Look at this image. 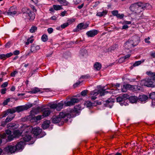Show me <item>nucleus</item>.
I'll return each mask as SVG.
<instances>
[{"label":"nucleus","mask_w":155,"mask_h":155,"mask_svg":"<svg viewBox=\"0 0 155 155\" xmlns=\"http://www.w3.org/2000/svg\"><path fill=\"white\" fill-rule=\"evenodd\" d=\"M72 116L70 113L68 111H63L60 113L59 116L55 117L53 118L52 122L54 123H58L63 119L67 122L68 119H70Z\"/></svg>","instance_id":"nucleus-1"},{"label":"nucleus","mask_w":155,"mask_h":155,"mask_svg":"<svg viewBox=\"0 0 155 155\" xmlns=\"http://www.w3.org/2000/svg\"><path fill=\"white\" fill-rule=\"evenodd\" d=\"M140 5V2L132 4L130 6V10L133 12L138 14L142 12Z\"/></svg>","instance_id":"nucleus-2"},{"label":"nucleus","mask_w":155,"mask_h":155,"mask_svg":"<svg viewBox=\"0 0 155 155\" xmlns=\"http://www.w3.org/2000/svg\"><path fill=\"white\" fill-rule=\"evenodd\" d=\"M141 83L142 85H143L149 87H154L153 82L151 80L150 77L141 81Z\"/></svg>","instance_id":"nucleus-3"},{"label":"nucleus","mask_w":155,"mask_h":155,"mask_svg":"<svg viewBox=\"0 0 155 155\" xmlns=\"http://www.w3.org/2000/svg\"><path fill=\"white\" fill-rule=\"evenodd\" d=\"M4 150L5 152L8 153H14L17 151L16 146L15 145H9L5 147Z\"/></svg>","instance_id":"nucleus-4"},{"label":"nucleus","mask_w":155,"mask_h":155,"mask_svg":"<svg viewBox=\"0 0 155 155\" xmlns=\"http://www.w3.org/2000/svg\"><path fill=\"white\" fill-rule=\"evenodd\" d=\"M64 104V103L63 101H61L57 104H50L49 105V107L51 109H56L57 110L60 111L63 108Z\"/></svg>","instance_id":"nucleus-5"},{"label":"nucleus","mask_w":155,"mask_h":155,"mask_svg":"<svg viewBox=\"0 0 155 155\" xmlns=\"http://www.w3.org/2000/svg\"><path fill=\"white\" fill-rule=\"evenodd\" d=\"M137 87V86L136 85H132L129 84H125L123 85L124 88L122 89V91L123 92H125L127 91V89L135 91L136 90L135 88Z\"/></svg>","instance_id":"nucleus-6"},{"label":"nucleus","mask_w":155,"mask_h":155,"mask_svg":"<svg viewBox=\"0 0 155 155\" xmlns=\"http://www.w3.org/2000/svg\"><path fill=\"white\" fill-rule=\"evenodd\" d=\"M79 100L78 98H72L70 101H65L64 102V105L66 106H70L79 102Z\"/></svg>","instance_id":"nucleus-7"},{"label":"nucleus","mask_w":155,"mask_h":155,"mask_svg":"<svg viewBox=\"0 0 155 155\" xmlns=\"http://www.w3.org/2000/svg\"><path fill=\"white\" fill-rule=\"evenodd\" d=\"M88 27V25L87 23L84 24L83 23H81L79 24L77 26L75 30H74V31H81L82 29H85Z\"/></svg>","instance_id":"nucleus-8"},{"label":"nucleus","mask_w":155,"mask_h":155,"mask_svg":"<svg viewBox=\"0 0 155 155\" xmlns=\"http://www.w3.org/2000/svg\"><path fill=\"white\" fill-rule=\"evenodd\" d=\"M140 6H141V9L142 11L145 9H151L152 8V6L149 3H144L140 2Z\"/></svg>","instance_id":"nucleus-9"},{"label":"nucleus","mask_w":155,"mask_h":155,"mask_svg":"<svg viewBox=\"0 0 155 155\" xmlns=\"http://www.w3.org/2000/svg\"><path fill=\"white\" fill-rule=\"evenodd\" d=\"M132 43V41L129 39L124 44V47L126 49L129 50L134 47Z\"/></svg>","instance_id":"nucleus-10"},{"label":"nucleus","mask_w":155,"mask_h":155,"mask_svg":"<svg viewBox=\"0 0 155 155\" xmlns=\"http://www.w3.org/2000/svg\"><path fill=\"white\" fill-rule=\"evenodd\" d=\"M100 91L97 90L91 91L90 92V96L91 100H95L96 98V97L98 94H99Z\"/></svg>","instance_id":"nucleus-11"},{"label":"nucleus","mask_w":155,"mask_h":155,"mask_svg":"<svg viewBox=\"0 0 155 155\" xmlns=\"http://www.w3.org/2000/svg\"><path fill=\"white\" fill-rule=\"evenodd\" d=\"M98 33V31L97 30L93 29L88 31L86 34L88 37H92L97 35Z\"/></svg>","instance_id":"nucleus-12"},{"label":"nucleus","mask_w":155,"mask_h":155,"mask_svg":"<svg viewBox=\"0 0 155 155\" xmlns=\"http://www.w3.org/2000/svg\"><path fill=\"white\" fill-rule=\"evenodd\" d=\"M130 39L132 41L133 44L134 46L137 45L140 42V38L137 36L133 37Z\"/></svg>","instance_id":"nucleus-13"},{"label":"nucleus","mask_w":155,"mask_h":155,"mask_svg":"<svg viewBox=\"0 0 155 155\" xmlns=\"http://www.w3.org/2000/svg\"><path fill=\"white\" fill-rule=\"evenodd\" d=\"M25 144V142L23 141L22 140L20 141L17 144L15 145L16 146L17 150L22 149Z\"/></svg>","instance_id":"nucleus-14"},{"label":"nucleus","mask_w":155,"mask_h":155,"mask_svg":"<svg viewBox=\"0 0 155 155\" xmlns=\"http://www.w3.org/2000/svg\"><path fill=\"white\" fill-rule=\"evenodd\" d=\"M32 131L34 135L37 136L41 133L42 130L39 127H35L33 129Z\"/></svg>","instance_id":"nucleus-15"},{"label":"nucleus","mask_w":155,"mask_h":155,"mask_svg":"<svg viewBox=\"0 0 155 155\" xmlns=\"http://www.w3.org/2000/svg\"><path fill=\"white\" fill-rule=\"evenodd\" d=\"M35 14L34 13L31 11L24 18L25 19H29L30 20H32L35 18Z\"/></svg>","instance_id":"nucleus-16"},{"label":"nucleus","mask_w":155,"mask_h":155,"mask_svg":"<svg viewBox=\"0 0 155 155\" xmlns=\"http://www.w3.org/2000/svg\"><path fill=\"white\" fill-rule=\"evenodd\" d=\"M114 100L112 99H109L106 101L105 104L106 106L111 108L113 105Z\"/></svg>","instance_id":"nucleus-17"},{"label":"nucleus","mask_w":155,"mask_h":155,"mask_svg":"<svg viewBox=\"0 0 155 155\" xmlns=\"http://www.w3.org/2000/svg\"><path fill=\"white\" fill-rule=\"evenodd\" d=\"M31 134V133L29 134L27 133V134L23 137V140H24V142L28 141L31 140L32 138Z\"/></svg>","instance_id":"nucleus-18"},{"label":"nucleus","mask_w":155,"mask_h":155,"mask_svg":"<svg viewBox=\"0 0 155 155\" xmlns=\"http://www.w3.org/2000/svg\"><path fill=\"white\" fill-rule=\"evenodd\" d=\"M21 11L23 12V17L24 18L27 15H28V14L30 11V10L27 8H22Z\"/></svg>","instance_id":"nucleus-19"},{"label":"nucleus","mask_w":155,"mask_h":155,"mask_svg":"<svg viewBox=\"0 0 155 155\" xmlns=\"http://www.w3.org/2000/svg\"><path fill=\"white\" fill-rule=\"evenodd\" d=\"M38 92L42 93L43 91H41L38 88L36 87L32 88L31 91H28V93L30 94H36Z\"/></svg>","instance_id":"nucleus-20"},{"label":"nucleus","mask_w":155,"mask_h":155,"mask_svg":"<svg viewBox=\"0 0 155 155\" xmlns=\"http://www.w3.org/2000/svg\"><path fill=\"white\" fill-rule=\"evenodd\" d=\"M40 48L39 46L38 45H32L31 46V52H35L37 51Z\"/></svg>","instance_id":"nucleus-21"},{"label":"nucleus","mask_w":155,"mask_h":155,"mask_svg":"<svg viewBox=\"0 0 155 155\" xmlns=\"http://www.w3.org/2000/svg\"><path fill=\"white\" fill-rule=\"evenodd\" d=\"M50 122L49 120L44 121L42 125V127L43 129H45L48 127L50 125Z\"/></svg>","instance_id":"nucleus-22"},{"label":"nucleus","mask_w":155,"mask_h":155,"mask_svg":"<svg viewBox=\"0 0 155 155\" xmlns=\"http://www.w3.org/2000/svg\"><path fill=\"white\" fill-rule=\"evenodd\" d=\"M44 117L42 115H38L36 117H33L31 120H33L34 121L37 122L38 120H40L44 118Z\"/></svg>","instance_id":"nucleus-23"},{"label":"nucleus","mask_w":155,"mask_h":155,"mask_svg":"<svg viewBox=\"0 0 155 155\" xmlns=\"http://www.w3.org/2000/svg\"><path fill=\"white\" fill-rule=\"evenodd\" d=\"M15 108L16 111L18 112H21L26 110L24 106H19L15 107Z\"/></svg>","instance_id":"nucleus-24"},{"label":"nucleus","mask_w":155,"mask_h":155,"mask_svg":"<svg viewBox=\"0 0 155 155\" xmlns=\"http://www.w3.org/2000/svg\"><path fill=\"white\" fill-rule=\"evenodd\" d=\"M129 101L132 103H135L137 102L138 100V98L135 96L130 97L129 98Z\"/></svg>","instance_id":"nucleus-25"},{"label":"nucleus","mask_w":155,"mask_h":155,"mask_svg":"<svg viewBox=\"0 0 155 155\" xmlns=\"http://www.w3.org/2000/svg\"><path fill=\"white\" fill-rule=\"evenodd\" d=\"M51 113L50 110L49 109H45L43 113V117H46L48 116Z\"/></svg>","instance_id":"nucleus-26"},{"label":"nucleus","mask_w":155,"mask_h":155,"mask_svg":"<svg viewBox=\"0 0 155 155\" xmlns=\"http://www.w3.org/2000/svg\"><path fill=\"white\" fill-rule=\"evenodd\" d=\"M147 99L148 97L145 95H140L139 97V100L141 101H145Z\"/></svg>","instance_id":"nucleus-27"},{"label":"nucleus","mask_w":155,"mask_h":155,"mask_svg":"<svg viewBox=\"0 0 155 155\" xmlns=\"http://www.w3.org/2000/svg\"><path fill=\"white\" fill-rule=\"evenodd\" d=\"M94 67L96 70H99L101 68V64L97 62L95 63Z\"/></svg>","instance_id":"nucleus-28"},{"label":"nucleus","mask_w":155,"mask_h":155,"mask_svg":"<svg viewBox=\"0 0 155 155\" xmlns=\"http://www.w3.org/2000/svg\"><path fill=\"white\" fill-rule=\"evenodd\" d=\"M15 117L14 114H11L8 115L5 119L6 122H8L11 121Z\"/></svg>","instance_id":"nucleus-29"},{"label":"nucleus","mask_w":155,"mask_h":155,"mask_svg":"<svg viewBox=\"0 0 155 155\" xmlns=\"http://www.w3.org/2000/svg\"><path fill=\"white\" fill-rule=\"evenodd\" d=\"M21 132H20L18 130H16L14 131L13 132V135L15 137H18L21 135Z\"/></svg>","instance_id":"nucleus-30"},{"label":"nucleus","mask_w":155,"mask_h":155,"mask_svg":"<svg viewBox=\"0 0 155 155\" xmlns=\"http://www.w3.org/2000/svg\"><path fill=\"white\" fill-rule=\"evenodd\" d=\"M33 36H31L30 38H28L27 40V41L25 42V44L27 45H28L30 43H32L34 40L33 39Z\"/></svg>","instance_id":"nucleus-31"},{"label":"nucleus","mask_w":155,"mask_h":155,"mask_svg":"<svg viewBox=\"0 0 155 155\" xmlns=\"http://www.w3.org/2000/svg\"><path fill=\"white\" fill-rule=\"evenodd\" d=\"M150 97L152 99V103H154L155 101V92H153L150 94Z\"/></svg>","instance_id":"nucleus-32"},{"label":"nucleus","mask_w":155,"mask_h":155,"mask_svg":"<svg viewBox=\"0 0 155 155\" xmlns=\"http://www.w3.org/2000/svg\"><path fill=\"white\" fill-rule=\"evenodd\" d=\"M107 13V11H104L102 12H98L97 14V15L98 16L101 17L102 16L106 15Z\"/></svg>","instance_id":"nucleus-33"},{"label":"nucleus","mask_w":155,"mask_h":155,"mask_svg":"<svg viewBox=\"0 0 155 155\" xmlns=\"http://www.w3.org/2000/svg\"><path fill=\"white\" fill-rule=\"evenodd\" d=\"M60 3L64 5H67L68 4V2L66 0H57Z\"/></svg>","instance_id":"nucleus-34"},{"label":"nucleus","mask_w":155,"mask_h":155,"mask_svg":"<svg viewBox=\"0 0 155 155\" xmlns=\"http://www.w3.org/2000/svg\"><path fill=\"white\" fill-rule=\"evenodd\" d=\"M144 61V60H142L141 61H136L135 63L134 64L133 66L134 67L137 66L140 64L141 63L143 62Z\"/></svg>","instance_id":"nucleus-35"},{"label":"nucleus","mask_w":155,"mask_h":155,"mask_svg":"<svg viewBox=\"0 0 155 155\" xmlns=\"http://www.w3.org/2000/svg\"><path fill=\"white\" fill-rule=\"evenodd\" d=\"M53 7L54 9L56 10H60L62 9V6L59 5H54Z\"/></svg>","instance_id":"nucleus-36"},{"label":"nucleus","mask_w":155,"mask_h":155,"mask_svg":"<svg viewBox=\"0 0 155 155\" xmlns=\"http://www.w3.org/2000/svg\"><path fill=\"white\" fill-rule=\"evenodd\" d=\"M41 39L43 41L45 42L48 40V36L46 35H44L42 36Z\"/></svg>","instance_id":"nucleus-37"},{"label":"nucleus","mask_w":155,"mask_h":155,"mask_svg":"<svg viewBox=\"0 0 155 155\" xmlns=\"http://www.w3.org/2000/svg\"><path fill=\"white\" fill-rule=\"evenodd\" d=\"M84 104L87 107H90L92 106V103L91 102L87 101L85 102Z\"/></svg>","instance_id":"nucleus-38"},{"label":"nucleus","mask_w":155,"mask_h":155,"mask_svg":"<svg viewBox=\"0 0 155 155\" xmlns=\"http://www.w3.org/2000/svg\"><path fill=\"white\" fill-rule=\"evenodd\" d=\"M37 30V27L35 26H33L31 27V28L30 29V31L31 33H33L35 32Z\"/></svg>","instance_id":"nucleus-39"},{"label":"nucleus","mask_w":155,"mask_h":155,"mask_svg":"<svg viewBox=\"0 0 155 155\" xmlns=\"http://www.w3.org/2000/svg\"><path fill=\"white\" fill-rule=\"evenodd\" d=\"M117 102H123L124 101V98H123L121 97H119L117 98Z\"/></svg>","instance_id":"nucleus-40"},{"label":"nucleus","mask_w":155,"mask_h":155,"mask_svg":"<svg viewBox=\"0 0 155 155\" xmlns=\"http://www.w3.org/2000/svg\"><path fill=\"white\" fill-rule=\"evenodd\" d=\"M8 110L9 113L11 114H12L16 112L15 107H14L12 109H8Z\"/></svg>","instance_id":"nucleus-41"},{"label":"nucleus","mask_w":155,"mask_h":155,"mask_svg":"<svg viewBox=\"0 0 155 155\" xmlns=\"http://www.w3.org/2000/svg\"><path fill=\"white\" fill-rule=\"evenodd\" d=\"M8 137V140L9 141H11L15 137H14V136L13 135H8L7 137Z\"/></svg>","instance_id":"nucleus-42"},{"label":"nucleus","mask_w":155,"mask_h":155,"mask_svg":"<svg viewBox=\"0 0 155 155\" xmlns=\"http://www.w3.org/2000/svg\"><path fill=\"white\" fill-rule=\"evenodd\" d=\"M75 21V19L73 18L71 19L68 20L67 23L68 25L71 24L72 23L74 22Z\"/></svg>","instance_id":"nucleus-43"},{"label":"nucleus","mask_w":155,"mask_h":155,"mask_svg":"<svg viewBox=\"0 0 155 155\" xmlns=\"http://www.w3.org/2000/svg\"><path fill=\"white\" fill-rule=\"evenodd\" d=\"M39 109V108L38 107H37V108H33L32 110L31 111V113L32 114H33V113L36 114V111L38 110Z\"/></svg>","instance_id":"nucleus-44"},{"label":"nucleus","mask_w":155,"mask_h":155,"mask_svg":"<svg viewBox=\"0 0 155 155\" xmlns=\"http://www.w3.org/2000/svg\"><path fill=\"white\" fill-rule=\"evenodd\" d=\"M112 14L114 16H117L118 14V11L117 10H114L111 12Z\"/></svg>","instance_id":"nucleus-45"},{"label":"nucleus","mask_w":155,"mask_h":155,"mask_svg":"<svg viewBox=\"0 0 155 155\" xmlns=\"http://www.w3.org/2000/svg\"><path fill=\"white\" fill-rule=\"evenodd\" d=\"M122 97L123 98H124V100L130 97H129V95L127 94H123V95L122 96Z\"/></svg>","instance_id":"nucleus-46"},{"label":"nucleus","mask_w":155,"mask_h":155,"mask_svg":"<svg viewBox=\"0 0 155 155\" xmlns=\"http://www.w3.org/2000/svg\"><path fill=\"white\" fill-rule=\"evenodd\" d=\"M8 83L7 82L4 83L1 85V87L2 88H4L7 86Z\"/></svg>","instance_id":"nucleus-47"},{"label":"nucleus","mask_w":155,"mask_h":155,"mask_svg":"<svg viewBox=\"0 0 155 155\" xmlns=\"http://www.w3.org/2000/svg\"><path fill=\"white\" fill-rule=\"evenodd\" d=\"M10 99L9 98L6 99L3 102V104L4 106L6 105L7 104L8 102L10 101Z\"/></svg>","instance_id":"nucleus-48"},{"label":"nucleus","mask_w":155,"mask_h":155,"mask_svg":"<svg viewBox=\"0 0 155 155\" xmlns=\"http://www.w3.org/2000/svg\"><path fill=\"white\" fill-rule=\"evenodd\" d=\"M33 106V105L32 104H29L28 105H26L25 106H24L25 108V110H27L29 108L31 107H32Z\"/></svg>","instance_id":"nucleus-49"},{"label":"nucleus","mask_w":155,"mask_h":155,"mask_svg":"<svg viewBox=\"0 0 155 155\" xmlns=\"http://www.w3.org/2000/svg\"><path fill=\"white\" fill-rule=\"evenodd\" d=\"M124 16V15L123 14H118L117 15V16H116L117 18H119L120 19H122V18Z\"/></svg>","instance_id":"nucleus-50"},{"label":"nucleus","mask_w":155,"mask_h":155,"mask_svg":"<svg viewBox=\"0 0 155 155\" xmlns=\"http://www.w3.org/2000/svg\"><path fill=\"white\" fill-rule=\"evenodd\" d=\"M74 109L76 111H78V110H81V107L79 105L78 106H76L74 107Z\"/></svg>","instance_id":"nucleus-51"},{"label":"nucleus","mask_w":155,"mask_h":155,"mask_svg":"<svg viewBox=\"0 0 155 155\" xmlns=\"http://www.w3.org/2000/svg\"><path fill=\"white\" fill-rule=\"evenodd\" d=\"M0 59L5 60L6 58L5 54H0Z\"/></svg>","instance_id":"nucleus-52"},{"label":"nucleus","mask_w":155,"mask_h":155,"mask_svg":"<svg viewBox=\"0 0 155 155\" xmlns=\"http://www.w3.org/2000/svg\"><path fill=\"white\" fill-rule=\"evenodd\" d=\"M146 73L148 75L153 76V75H155V73L152 72L151 71H147Z\"/></svg>","instance_id":"nucleus-53"},{"label":"nucleus","mask_w":155,"mask_h":155,"mask_svg":"<svg viewBox=\"0 0 155 155\" xmlns=\"http://www.w3.org/2000/svg\"><path fill=\"white\" fill-rule=\"evenodd\" d=\"M131 23V21H123L122 24L126 25L130 24Z\"/></svg>","instance_id":"nucleus-54"},{"label":"nucleus","mask_w":155,"mask_h":155,"mask_svg":"<svg viewBox=\"0 0 155 155\" xmlns=\"http://www.w3.org/2000/svg\"><path fill=\"white\" fill-rule=\"evenodd\" d=\"M9 112L8 111V110H7L6 111H4L3 113V117H5L7 115H8L9 114Z\"/></svg>","instance_id":"nucleus-55"},{"label":"nucleus","mask_w":155,"mask_h":155,"mask_svg":"<svg viewBox=\"0 0 155 155\" xmlns=\"http://www.w3.org/2000/svg\"><path fill=\"white\" fill-rule=\"evenodd\" d=\"M13 54L12 52H10L5 54L6 58L11 57L13 55Z\"/></svg>","instance_id":"nucleus-56"},{"label":"nucleus","mask_w":155,"mask_h":155,"mask_svg":"<svg viewBox=\"0 0 155 155\" xmlns=\"http://www.w3.org/2000/svg\"><path fill=\"white\" fill-rule=\"evenodd\" d=\"M150 39V38L149 37H148L147 38H145L144 39V41L145 42L148 44H150V41L149 40Z\"/></svg>","instance_id":"nucleus-57"},{"label":"nucleus","mask_w":155,"mask_h":155,"mask_svg":"<svg viewBox=\"0 0 155 155\" xmlns=\"http://www.w3.org/2000/svg\"><path fill=\"white\" fill-rule=\"evenodd\" d=\"M68 25V23L67 22L61 25V27L62 28H65L66 27H67Z\"/></svg>","instance_id":"nucleus-58"},{"label":"nucleus","mask_w":155,"mask_h":155,"mask_svg":"<svg viewBox=\"0 0 155 155\" xmlns=\"http://www.w3.org/2000/svg\"><path fill=\"white\" fill-rule=\"evenodd\" d=\"M87 92V90H84L81 92V94L82 95L84 96L86 95Z\"/></svg>","instance_id":"nucleus-59"},{"label":"nucleus","mask_w":155,"mask_h":155,"mask_svg":"<svg viewBox=\"0 0 155 155\" xmlns=\"http://www.w3.org/2000/svg\"><path fill=\"white\" fill-rule=\"evenodd\" d=\"M47 31L49 34H51L53 32V29L52 28H49L48 29Z\"/></svg>","instance_id":"nucleus-60"},{"label":"nucleus","mask_w":155,"mask_h":155,"mask_svg":"<svg viewBox=\"0 0 155 155\" xmlns=\"http://www.w3.org/2000/svg\"><path fill=\"white\" fill-rule=\"evenodd\" d=\"M8 15H15L16 14V12L15 11L11 12L10 11L8 12Z\"/></svg>","instance_id":"nucleus-61"},{"label":"nucleus","mask_w":155,"mask_h":155,"mask_svg":"<svg viewBox=\"0 0 155 155\" xmlns=\"http://www.w3.org/2000/svg\"><path fill=\"white\" fill-rule=\"evenodd\" d=\"M81 82L80 81H79L78 82L75 83V84H74L73 85L74 87H77L78 86V85H79L81 83Z\"/></svg>","instance_id":"nucleus-62"},{"label":"nucleus","mask_w":155,"mask_h":155,"mask_svg":"<svg viewBox=\"0 0 155 155\" xmlns=\"http://www.w3.org/2000/svg\"><path fill=\"white\" fill-rule=\"evenodd\" d=\"M7 89L6 88L2 89L1 90V93L2 94H4L5 93Z\"/></svg>","instance_id":"nucleus-63"},{"label":"nucleus","mask_w":155,"mask_h":155,"mask_svg":"<svg viewBox=\"0 0 155 155\" xmlns=\"http://www.w3.org/2000/svg\"><path fill=\"white\" fill-rule=\"evenodd\" d=\"M150 79H151V80L153 82H155V75H153V76H150Z\"/></svg>","instance_id":"nucleus-64"}]
</instances>
